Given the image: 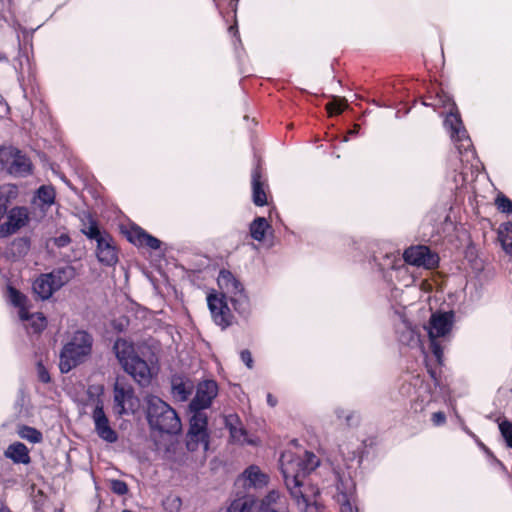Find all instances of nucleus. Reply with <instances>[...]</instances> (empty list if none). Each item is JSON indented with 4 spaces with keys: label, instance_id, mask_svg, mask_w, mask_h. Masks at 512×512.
<instances>
[{
    "label": "nucleus",
    "instance_id": "obj_50",
    "mask_svg": "<svg viewBox=\"0 0 512 512\" xmlns=\"http://www.w3.org/2000/svg\"><path fill=\"white\" fill-rule=\"evenodd\" d=\"M353 418H354L353 413L347 414V415L345 416V421H346V424H347L348 426H351V425H352L351 421L353 420Z\"/></svg>",
    "mask_w": 512,
    "mask_h": 512
},
{
    "label": "nucleus",
    "instance_id": "obj_45",
    "mask_svg": "<svg viewBox=\"0 0 512 512\" xmlns=\"http://www.w3.org/2000/svg\"><path fill=\"white\" fill-rule=\"evenodd\" d=\"M431 421L435 426L443 425L446 422V415L441 411L435 412L431 416Z\"/></svg>",
    "mask_w": 512,
    "mask_h": 512
},
{
    "label": "nucleus",
    "instance_id": "obj_12",
    "mask_svg": "<svg viewBox=\"0 0 512 512\" xmlns=\"http://www.w3.org/2000/svg\"><path fill=\"white\" fill-rule=\"evenodd\" d=\"M404 259L407 263L424 266L425 268H433L438 263V257L431 253L426 246L410 247L404 252Z\"/></svg>",
    "mask_w": 512,
    "mask_h": 512
},
{
    "label": "nucleus",
    "instance_id": "obj_41",
    "mask_svg": "<svg viewBox=\"0 0 512 512\" xmlns=\"http://www.w3.org/2000/svg\"><path fill=\"white\" fill-rule=\"evenodd\" d=\"M111 488L113 492H115L118 495H124L128 491L126 483L121 480H113L111 483Z\"/></svg>",
    "mask_w": 512,
    "mask_h": 512
},
{
    "label": "nucleus",
    "instance_id": "obj_23",
    "mask_svg": "<svg viewBox=\"0 0 512 512\" xmlns=\"http://www.w3.org/2000/svg\"><path fill=\"white\" fill-rule=\"evenodd\" d=\"M189 429L202 434H209L207 425L208 417L205 411H190Z\"/></svg>",
    "mask_w": 512,
    "mask_h": 512
},
{
    "label": "nucleus",
    "instance_id": "obj_43",
    "mask_svg": "<svg viewBox=\"0 0 512 512\" xmlns=\"http://www.w3.org/2000/svg\"><path fill=\"white\" fill-rule=\"evenodd\" d=\"M496 203L502 212H512V201L508 198L498 197Z\"/></svg>",
    "mask_w": 512,
    "mask_h": 512
},
{
    "label": "nucleus",
    "instance_id": "obj_15",
    "mask_svg": "<svg viewBox=\"0 0 512 512\" xmlns=\"http://www.w3.org/2000/svg\"><path fill=\"white\" fill-rule=\"evenodd\" d=\"M96 256L99 262L107 266L114 265L118 261L115 242L109 234L98 240Z\"/></svg>",
    "mask_w": 512,
    "mask_h": 512
},
{
    "label": "nucleus",
    "instance_id": "obj_19",
    "mask_svg": "<svg viewBox=\"0 0 512 512\" xmlns=\"http://www.w3.org/2000/svg\"><path fill=\"white\" fill-rule=\"evenodd\" d=\"M209 441V434H202L188 429L186 434V447L189 451L194 452L202 449L205 453L209 448Z\"/></svg>",
    "mask_w": 512,
    "mask_h": 512
},
{
    "label": "nucleus",
    "instance_id": "obj_20",
    "mask_svg": "<svg viewBox=\"0 0 512 512\" xmlns=\"http://www.w3.org/2000/svg\"><path fill=\"white\" fill-rule=\"evenodd\" d=\"M34 293L42 300L49 299L57 289L52 285V280L48 273L40 275L33 282Z\"/></svg>",
    "mask_w": 512,
    "mask_h": 512
},
{
    "label": "nucleus",
    "instance_id": "obj_9",
    "mask_svg": "<svg viewBox=\"0 0 512 512\" xmlns=\"http://www.w3.org/2000/svg\"><path fill=\"white\" fill-rule=\"evenodd\" d=\"M218 386L213 380H206L198 384L196 395L189 404L190 411H204L217 396Z\"/></svg>",
    "mask_w": 512,
    "mask_h": 512
},
{
    "label": "nucleus",
    "instance_id": "obj_30",
    "mask_svg": "<svg viewBox=\"0 0 512 512\" xmlns=\"http://www.w3.org/2000/svg\"><path fill=\"white\" fill-rule=\"evenodd\" d=\"M280 500V494L278 491L272 490L266 495L261 501V510L263 512H270L272 509H276L278 501Z\"/></svg>",
    "mask_w": 512,
    "mask_h": 512
},
{
    "label": "nucleus",
    "instance_id": "obj_39",
    "mask_svg": "<svg viewBox=\"0 0 512 512\" xmlns=\"http://www.w3.org/2000/svg\"><path fill=\"white\" fill-rule=\"evenodd\" d=\"M502 436L505 438L507 445L512 448V422L503 421L499 424Z\"/></svg>",
    "mask_w": 512,
    "mask_h": 512
},
{
    "label": "nucleus",
    "instance_id": "obj_40",
    "mask_svg": "<svg viewBox=\"0 0 512 512\" xmlns=\"http://www.w3.org/2000/svg\"><path fill=\"white\" fill-rule=\"evenodd\" d=\"M10 295H11V300H12L14 305L20 307V310L21 309H26L24 307L26 297L23 294H21L20 292H18L15 289H10Z\"/></svg>",
    "mask_w": 512,
    "mask_h": 512
},
{
    "label": "nucleus",
    "instance_id": "obj_28",
    "mask_svg": "<svg viewBox=\"0 0 512 512\" xmlns=\"http://www.w3.org/2000/svg\"><path fill=\"white\" fill-rule=\"evenodd\" d=\"M457 142V149L462 156H466V160L469 161V156H473L472 143L469 137L466 135V131H463L459 135L455 136Z\"/></svg>",
    "mask_w": 512,
    "mask_h": 512
},
{
    "label": "nucleus",
    "instance_id": "obj_27",
    "mask_svg": "<svg viewBox=\"0 0 512 512\" xmlns=\"http://www.w3.org/2000/svg\"><path fill=\"white\" fill-rule=\"evenodd\" d=\"M498 240L500 241L504 251L512 256V225L503 224L498 230Z\"/></svg>",
    "mask_w": 512,
    "mask_h": 512
},
{
    "label": "nucleus",
    "instance_id": "obj_24",
    "mask_svg": "<svg viewBox=\"0 0 512 512\" xmlns=\"http://www.w3.org/2000/svg\"><path fill=\"white\" fill-rule=\"evenodd\" d=\"M6 456L16 463L27 464L30 462L27 447L22 443H15L8 447Z\"/></svg>",
    "mask_w": 512,
    "mask_h": 512
},
{
    "label": "nucleus",
    "instance_id": "obj_44",
    "mask_svg": "<svg viewBox=\"0 0 512 512\" xmlns=\"http://www.w3.org/2000/svg\"><path fill=\"white\" fill-rule=\"evenodd\" d=\"M50 242H52L55 246L61 248L67 246L71 242V239L67 234H61L58 237L50 239L48 244Z\"/></svg>",
    "mask_w": 512,
    "mask_h": 512
},
{
    "label": "nucleus",
    "instance_id": "obj_33",
    "mask_svg": "<svg viewBox=\"0 0 512 512\" xmlns=\"http://www.w3.org/2000/svg\"><path fill=\"white\" fill-rule=\"evenodd\" d=\"M81 231L88 238L96 240V242L107 235V233H102L94 222H90L88 225L84 224Z\"/></svg>",
    "mask_w": 512,
    "mask_h": 512
},
{
    "label": "nucleus",
    "instance_id": "obj_47",
    "mask_svg": "<svg viewBox=\"0 0 512 512\" xmlns=\"http://www.w3.org/2000/svg\"><path fill=\"white\" fill-rule=\"evenodd\" d=\"M38 377L43 383H48L50 381V376L41 363L38 364Z\"/></svg>",
    "mask_w": 512,
    "mask_h": 512
},
{
    "label": "nucleus",
    "instance_id": "obj_29",
    "mask_svg": "<svg viewBox=\"0 0 512 512\" xmlns=\"http://www.w3.org/2000/svg\"><path fill=\"white\" fill-rule=\"evenodd\" d=\"M192 385L185 382H173L172 393L179 401H186L191 394Z\"/></svg>",
    "mask_w": 512,
    "mask_h": 512
},
{
    "label": "nucleus",
    "instance_id": "obj_36",
    "mask_svg": "<svg viewBox=\"0 0 512 512\" xmlns=\"http://www.w3.org/2000/svg\"><path fill=\"white\" fill-rule=\"evenodd\" d=\"M138 242L140 245H145L151 249H158L160 247L161 241L157 238L147 234L144 231L138 233Z\"/></svg>",
    "mask_w": 512,
    "mask_h": 512
},
{
    "label": "nucleus",
    "instance_id": "obj_11",
    "mask_svg": "<svg viewBox=\"0 0 512 512\" xmlns=\"http://www.w3.org/2000/svg\"><path fill=\"white\" fill-rule=\"evenodd\" d=\"M92 418L95 424V430L101 439L109 443L117 441V433L111 428L109 420L103 410V402L100 399L95 400Z\"/></svg>",
    "mask_w": 512,
    "mask_h": 512
},
{
    "label": "nucleus",
    "instance_id": "obj_53",
    "mask_svg": "<svg viewBox=\"0 0 512 512\" xmlns=\"http://www.w3.org/2000/svg\"><path fill=\"white\" fill-rule=\"evenodd\" d=\"M446 101H450L448 98H446V100L442 101V104L446 105Z\"/></svg>",
    "mask_w": 512,
    "mask_h": 512
},
{
    "label": "nucleus",
    "instance_id": "obj_31",
    "mask_svg": "<svg viewBox=\"0 0 512 512\" xmlns=\"http://www.w3.org/2000/svg\"><path fill=\"white\" fill-rule=\"evenodd\" d=\"M18 433L22 439H26L32 443H39L42 440V434L32 427L22 426Z\"/></svg>",
    "mask_w": 512,
    "mask_h": 512
},
{
    "label": "nucleus",
    "instance_id": "obj_35",
    "mask_svg": "<svg viewBox=\"0 0 512 512\" xmlns=\"http://www.w3.org/2000/svg\"><path fill=\"white\" fill-rule=\"evenodd\" d=\"M445 122L447 125H449L451 127L452 137H455V136L459 135L460 133H462L463 131H465L464 129H462V123H461L459 116L455 113L451 112L447 116Z\"/></svg>",
    "mask_w": 512,
    "mask_h": 512
},
{
    "label": "nucleus",
    "instance_id": "obj_52",
    "mask_svg": "<svg viewBox=\"0 0 512 512\" xmlns=\"http://www.w3.org/2000/svg\"><path fill=\"white\" fill-rule=\"evenodd\" d=\"M0 512H11L8 508L2 506L0 507Z\"/></svg>",
    "mask_w": 512,
    "mask_h": 512
},
{
    "label": "nucleus",
    "instance_id": "obj_25",
    "mask_svg": "<svg viewBox=\"0 0 512 512\" xmlns=\"http://www.w3.org/2000/svg\"><path fill=\"white\" fill-rule=\"evenodd\" d=\"M19 316L22 320L29 322L35 333L41 332L47 325L46 318L42 313L29 314L26 309H21Z\"/></svg>",
    "mask_w": 512,
    "mask_h": 512
},
{
    "label": "nucleus",
    "instance_id": "obj_18",
    "mask_svg": "<svg viewBox=\"0 0 512 512\" xmlns=\"http://www.w3.org/2000/svg\"><path fill=\"white\" fill-rule=\"evenodd\" d=\"M48 275L52 280V285L59 290L76 276V270L73 266L67 265L54 269Z\"/></svg>",
    "mask_w": 512,
    "mask_h": 512
},
{
    "label": "nucleus",
    "instance_id": "obj_26",
    "mask_svg": "<svg viewBox=\"0 0 512 512\" xmlns=\"http://www.w3.org/2000/svg\"><path fill=\"white\" fill-rule=\"evenodd\" d=\"M270 228L268 221L264 217H257L250 224V235L256 241H263L266 230Z\"/></svg>",
    "mask_w": 512,
    "mask_h": 512
},
{
    "label": "nucleus",
    "instance_id": "obj_51",
    "mask_svg": "<svg viewBox=\"0 0 512 512\" xmlns=\"http://www.w3.org/2000/svg\"><path fill=\"white\" fill-rule=\"evenodd\" d=\"M359 128H360V127H359V125H354V128H353V130H351V131H350V134H355V133H357V132H358V130H359Z\"/></svg>",
    "mask_w": 512,
    "mask_h": 512
},
{
    "label": "nucleus",
    "instance_id": "obj_16",
    "mask_svg": "<svg viewBox=\"0 0 512 512\" xmlns=\"http://www.w3.org/2000/svg\"><path fill=\"white\" fill-rule=\"evenodd\" d=\"M452 325V314L442 313L433 314L427 327L430 339H437L438 337L445 336Z\"/></svg>",
    "mask_w": 512,
    "mask_h": 512
},
{
    "label": "nucleus",
    "instance_id": "obj_14",
    "mask_svg": "<svg viewBox=\"0 0 512 512\" xmlns=\"http://www.w3.org/2000/svg\"><path fill=\"white\" fill-rule=\"evenodd\" d=\"M212 317L217 325L226 328L231 323L230 309L224 300L216 295L207 298Z\"/></svg>",
    "mask_w": 512,
    "mask_h": 512
},
{
    "label": "nucleus",
    "instance_id": "obj_37",
    "mask_svg": "<svg viewBox=\"0 0 512 512\" xmlns=\"http://www.w3.org/2000/svg\"><path fill=\"white\" fill-rule=\"evenodd\" d=\"M251 508L252 501L249 499H237L231 503L228 512H251Z\"/></svg>",
    "mask_w": 512,
    "mask_h": 512
},
{
    "label": "nucleus",
    "instance_id": "obj_21",
    "mask_svg": "<svg viewBox=\"0 0 512 512\" xmlns=\"http://www.w3.org/2000/svg\"><path fill=\"white\" fill-rule=\"evenodd\" d=\"M245 486L253 488H262L268 483V476L263 473L259 467L250 466L243 472Z\"/></svg>",
    "mask_w": 512,
    "mask_h": 512
},
{
    "label": "nucleus",
    "instance_id": "obj_8",
    "mask_svg": "<svg viewBox=\"0 0 512 512\" xmlns=\"http://www.w3.org/2000/svg\"><path fill=\"white\" fill-rule=\"evenodd\" d=\"M219 286L230 295L236 310L244 312L247 305V297L244 294L242 283L228 270H221L218 276Z\"/></svg>",
    "mask_w": 512,
    "mask_h": 512
},
{
    "label": "nucleus",
    "instance_id": "obj_1",
    "mask_svg": "<svg viewBox=\"0 0 512 512\" xmlns=\"http://www.w3.org/2000/svg\"><path fill=\"white\" fill-rule=\"evenodd\" d=\"M318 465L319 459L311 452H305L303 457L292 453H284L281 457L285 485L303 512H319L317 498L320 490L307 478Z\"/></svg>",
    "mask_w": 512,
    "mask_h": 512
},
{
    "label": "nucleus",
    "instance_id": "obj_48",
    "mask_svg": "<svg viewBox=\"0 0 512 512\" xmlns=\"http://www.w3.org/2000/svg\"><path fill=\"white\" fill-rule=\"evenodd\" d=\"M430 342V347L433 354L437 357L438 360H440L442 355V349L440 345L436 342V339H430Z\"/></svg>",
    "mask_w": 512,
    "mask_h": 512
},
{
    "label": "nucleus",
    "instance_id": "obj_17",
    "mask_svg": "<svg viewBox=\"0 0 512 512\" xmlns=\"http://www.w3.org/2000/svg\"><path fill=\"white\" fill-rule=\"evenodd\" d=\"M224 421L225 426L229 429L230 437L233 442L239 444H253V442L247 438L246 431L243 428L242 423L237 415H227L224 417Z\"/></svg>",
    "mask_w": 512,
    "mask_h": 512
},
{
    "label": "nucleus",
    "instance_id": "obj_22",
    "mask_svg": "<svg viewBox=\"0 0 512 512\" xmlns=\"http://www.w3.org/2000/svg\"><path fill=\"white\" fill-rule=\"evenodd\" d=\"M253 202L257 206H264L267 203V196L264 184L261 182V174L255 170L252 174Z\"/></svg>",
    "mask_w": 512,
    "mask_h": 512
},
{
    "label": "nucleus",
    "instance_id": "obj_3",
    "mask_svg": "<svg viewBox=\"0 0 512 512\" xmlns=\"http://www.w3.org/2000/svg\"><path fill=\"white\" fill-rule=\"evenodd\" d=\"M114 354L122 368L138 383L145 385L151 378V370L143 359L135 352L132 343L118 339L113 346Z\"/></svg>",
    "mask_w": 512,
    "mask_h": 512
},
{
    "label": "nucleus",
    "instance_id": "obj_5",
    "mask_svg": "<svg viewBox=\"0 0 512 512\" xmlns=\"http://www.w3.org/2000/svg\"><path fill=\"white\" fill-rule=\"evenodd\" d=\"M0 163L8 173L18 177L28 175L31 170L29 159L14 147L0 148Z\"/></svg>",
    "mask_w": 512,
    "mask_h": 512
},
{
    "label": "nucleus",
    "instance_id": "obj_32",
    "mask_svg": "<svg viewBox=\"0 0 512 512\" xmlns=\"http://www.w3.org/2000/svg\"><path fill=\"white\" fill-rule=\"evenodd\" d=\"M331 98L332 101L326 104V109L330 116L334 113H341L343 109L347 107V100L345 98L337 96H332Z\"/></svg>",
    "mask_w": 512,
    "mask_h": 512
},
{
    "label": "nucleus",
    "instance_id": "obj_49",
    "mask_svg": "<svg viewBox=\"0 0 512 512\" xmlns=\"http://www.w3.org/2000/svg\"><path fill=\"white\" fill-rule=\"evenodd\" d=\"M267 401L272 407L276 405V399L271 394L267 395Z\"/></svg>",
    "mask_w": 512,
    "mask_h": 512
},
{
    "label": "nucleus",
    "instance_id": "obj_7",
    "mask_svg": "<svg viewBox=\"0 0 512 512\" xmlns=\"http://www.w3.org/2000/svg\"><path fill=\"white\" fill-rule=\"evenodd\" d=\"M219 286L230 295L236 310L244 312L247 305V297L244 294L242 283L228 270H221L218 276Z\"/></svg>",
    "mask_w": 512,
    "mask_h": 512
},
{
    "label": "nucleus",
    "instance_id": "obj_46",
    "mask_svg": "<svg viewBox=\"0 0 512 512\" xmlns=\"http://www.w3.org/2000/svg\"><path fill=\"white\" fill-rule=\"evenodd\" d=\"M240 357L249 369L253 367V359L249 350H243L240 354Z\"/></svg>",
    "mask_w": 512,
    "mask_h": 512
},
{
    "label": "nucleus",
    "instance_id": "obj_42",
    "mask_svg": "<svg viewBox=\"0 0 512 512\" xmlns=\"http://www.w3.org/2000/svg\"><path fill=\"white\" fill-rule=\"evenodd\" d=\"M338 502L341 505V512H357L354 511L352 504L350 503L346 494L338 495Z\"/></svg>",
    "mask_w": 512,
    "mask_h": 512
},
{
    "label": "nucleus",
    "instance_id": "obj_2",
    "mask_svg": "<svg viewBox=\"0 0 512 512\" xmlns=\"http://www.w3.org/2000/svg\"><path fill=\"white\" fill-rule=\"evenodd\" d=\"M147 420L150 428L160 433L178 434L182 430L181 420L176 411L154 395L145 398Z\"/></svg>",
    "mask_w": 512,
    "mask_h": 512
},
{
    "label": "nucleus",
    "instance_id": "obj_38",
    "mask_svg": "<svg viewBox=\"0 0 512 512\" xmlns=\"http://www.w3.org/2000/svg\"><path fill=\"white\" fill-rule=\"evenodd\" d=\"M38 197L44 204H52L55 198V191L51 186H41L38 189Z\"/></svg>",
    "mask_w": 512,
    "mask_h": 512
},
{
    "label": "nucleus",
    "instance_id": "obj_10",
    "mask_svg": "<svg viewBox=\"0 0 512 512\" xmlns=\"http://www.w3.org/2000/svg\"><path fill=\"white\" fill-rule=\"evenodd\" d=\"M114 402L115 412L119 415L127 413L128 410H133L135 407V396L132 387L119 379L114 385Z\"/></svg>",
    "mask_w": 512,
    "mask_h": 512
},
{
    "label": "nucleus",
    "instance_id": "obj_6",
    "mask_svg": "<svg viewBox=\"0 0 512 512\" xmlns=\"http://www.w3.org/2000/svg\"><path fill=\"white\" fill-rule=\"evenodd\" d=\"M219 286L230 295L236 310L244 312L247 305V297L244 294L242 283L228 270H221L218 276Z\"/></svg>",
    "mask_w": 512,
    "mask_h": 512
},
{
    "label": "nucleus",
    "instance_id": "obj_13",
    "mask_svg": "<svg viewBox=\"0 0 512 512\" xmlns=\"http://www.w3.org/2000/svg\"><path fill=\"white\" fill-rule=\"evenodd\" d=\"M28 222V213L25 208L15 207L10 210L7 221L0 226V237H7L17 232Z\"/></svg>",
    "mask_w": 512,
    "mask_h": 512
},
{
    "label": "nucleus",
    "instance_id": "obj_4",
    "mask_svg": "<svg viewBox=\"0 0 512 512\" xmlns=\"http://www.w3.org/2000/svg\"><path fill=\"white\" fill-rule=\"evenodd\" d=\"M93 338L85 331H76L64 345L60 353L59 368L62 373H68L72 368L86 361L90 356Z\"/></svg>",
    "mask_w": 512,
    "mask_h": 512
},
{
    "label": "nucleus",
    "instance_id": "obj_34",
    "mask_svg": "<svg viewBox=\"0 0 512 512\" xmlns=\"http://www.w3.org/2000/svg\"><path fill=\"white\" fill-rule=\"evenodd\" d=\"M17 195V188L14 185L7 184L0 187V204L7 206L10 199Z\"/></svg>",
    "mask_w": 512,
    "mask_h": 512
}]
</instances>
